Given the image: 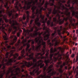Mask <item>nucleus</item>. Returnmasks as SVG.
I'll return each mask as SVG.
<instances>
[{
  "label": "nucleus",
  "mask_w": 78,
  "mask_h": 78,
  "mask_svg": "<svg viewBox=\"0 0 78 78\" xmlns=\"http://www.w3.org/2000/svg\"><path fill=\"white\" fill-rule=\"evenodd\" d=\"M5 11V10L4 9H3L2 10L0 11V14H2V12H3L4 13V11Z\"/></svg>",
  "instance_id": "obj_40"
},
{
  "label": "nucleus",
  "mask_w": 78,
  "mask_h": 78,
  "mask_svg": "<svg viewBox=\"0 0 78 78\" xmlns=\"http://www.w3.org/2000/svg\"><path fill=\"white\" fill-rule=\"evenodd\" d=\"M16 11H14V10H13L12 11H11L10 12H8L9 14V16H11V14H12V12H15Z\"/></svg>",
  "instance_id": "obj_30"
},
{
  "label": "nucleus",
  "mask_w": 78,
  "mask_h": 78,
  "mask_svg": "<svg viewBox=\"0 0 78 78\" xmlns=\"http://www.w3.org/2000/svg\"><path fill=\"white\" fill-rule=\"evenodd\" d=\"M3 32L4 34H5V35H4V36H3V38H4V40H8V38H6V36H7V34H6V33H5V32L4 31H3Z\"/></svg>",
  "instance_id": "obj_24"
},
{
  "label": "nucleus",
  "mask_w": 78,
  "mask_h": 78,
  "mask_svg": "<svg viewBox=\"0 0 78 78\" xmlns=\"http://www.w3.org/2000/svg\"><path fill=\"white\" fill-rule=\"evenodd\" d=\"M75 57V54H72L71 55V58H74Z\"/></svg>",
  "instance_id": "obj_53"
},
{
  "label": "nucleus",
  "mask_w": 78,
  "mask_h": 78,
  "mask_svg": "<svg viewBox=\"0 0 78 78\" xmlns=\"http://www.w3.org/2000/svg\"><path fill=\"white\" fill-rule=\"evenodd\" d=\"M32 50H34V46L33 45L32 46Z\"/></svg>",
  "instance_id": "obj_55"
},
{
  "label": "nucleus",
  "mask_w": 78,
  "mask_h": 78,
  "mask_svg": "<svg viewBox=\"0 0 78 78\" xmlns=\"http://www.w3.org/2000/svg\"><path fill=\"white\" fill-rule=\"evenodd\" d=\"M55 41H56V42L55 43V46H56L58 44H59V41H58V40H57L56 38H55L54 39L52 40V42H55Z\"/></svg>",
  "instance_id": "obj_17"
},
{
  "label": "nucleus",
  "mask_w": 78,
  "mask_h": 78,
  "mask_svg": "<svg viewBox=\"0 0 78 78\" xmlns=\"http://www.w3.org/2000/svg\"><path fill=\"white\" fill-rule=\"evenodd\" d=\"M33 55H34V54H33V53H32L31 54L29 55V57H30L29 58H27L26 59L27 60L30 61V60H31V59H32L33 58Z\"/></svg>",
  "instance_id": "obj_18"
},
{
  "label": "nucleus",
  "mask_w": 78,
  "mask_h": 78,
  "mask_svg": "<svg viewBox=\"0 0 78 78\" xmlns=\"http://www.w3.org/2000/svg\"><path fill=\"white\" fill-rule=\"evenodd\" d=\"M31 40H28L27 41L28 43H30V42H31Z\"/></svg>",
  "instance_id": "obj_61"
},
{
  "label": "nucleus",
  "mask_w": 78,
  "mask_h": 78,
  "mask_svg": "<svg viewBox=\"0 0 78 78\" xmlns=\"http://www.w3.org/2000/svg\"><path fill=\"white\" fill-rule=\"evenodd\" d=\"M72 69V66H70V67H69L68 68V70H70V69Z\"/></svg>",
  "instance_id": "obj_64"
},
{
  "label": "nucleus",
  "mask_w": 78,
  "mask_h": 78,
  "mask_svg": "<svg viewBox=\"0 0 78 78\" xmlns=\"http://www.w3.org/2000/svg\"><path fill=\"white\" fill-rule=\"evenodd\" d=\"M48 54H49V53L48 52H47L46 54V56H48Z\"/></svg>",
  "instance_id": "obj_62"
},
{
  "label": "nucleus",
  "mask_w": 78,
  "mask_h": 78,
  "mask_svg": "<svg viewBox=\"0 0 78 78\" xmlns=\"http://www.w3.org/2000/svg\"><path fill=\"white\" fill-rule=\"evenodd\" d=\"M53 66V65H51L48 67V68L47 70V71H48V73H49V72L52 71V69H51V68H52Z\"/></svg>",
  "instance_id": "obj_21"
},
{
  "label": "nucleus",
  "mask_w": 78,
  "mask_h": 78,
  "mask_svg": "<svg viewBox=\"0 0 78 78\" xmlns=\"http://www.w3.org/2000/svg\"><path fill=\"white\" fill-rule=\"evenodd\" d=\"M23 20H25V19H26V17H25V16H24L23 17Z\"/></svg>",
  "instance_id": "obj_57"
},
{
  "label": "nucleus",
  "mask_w": 78,
  "mask_h": 78,
  "mask_svg": "<svg viewBox=\"0 0 78 78\" xmlns=\"http://www.w3.org/2000/svg\"><path fill=\"white\" fill-rule=\"evenodd\" d=\"M58 50H59V51H61L62 53H63L64 52V49L62 48H61V47H59L58 48H57Z\"/></svg>",
  "instance_id": "obj_29"
},
{
  "label": "nucleus",
  "mask_w": 78,
  "mask_h": 78,
  "mask_svg": "<svg viewBox=\"0 0 78 78\" xmlns=\"http://www.w3.org/2000/svg\"><path fill=\"white\" fill-rule=\"evenodd\" d=\"M3 18L4 20H5V22H6V23L8 22V19H7V18H6V17H5V16H3Z\"/></svg>",
  "instance_id": "obj_31"
},
{
  "label": "nucleus",
  "mask_w": 78,
  "mask_h": 78,
  "mask_svg": "<svg viewBox=\"0 0 78 78\" xmlns=\"http://www.w3.org/2000/svg\"><path fill=\"white\" fill-rule=\"evenodd\" d=\"M28 1H29V2H27V1H25L24 2L25 5H27L26 8V6L25 5L23 8L24 9H25L26 10H27V9H30V7H32V9L33 11V14L32 16L31 17V18L32 19H34L35 17V16H34V14H35V12H34V10L37 7L36 6H34V5H35V3H37V0H28Z\"/></svg>",
  "instance_id": "obj_3"
},
{
  "label": "nucleus",
  "mask_w": 78,
  "mask_h": 78,
  "mask_svg": "<svg viewBox=\"0 0 78 78\" xmlns=\"http://www.w3.org/2000/svg\"><path fill=\"white\" fill-rule=\"evenodd\" d=\"M34 28H35V31L34 32V33L33 34L32 33L30 34H29V36H31V37H34L35 36H37V35L39 34V37L35 38L34 41L36 43H37L38 44L37 46L35 48V50L37 51H41V49H40V48H41V45H44L45 44V42L43 41V40H42V37L40 36L41 35V34H42V32L39 33V32H37V31L41 30L42 28H37L36 27L34 26V27L31 29L30 30H28L27 29L25 30V29L24 28H22V29L23 30V34L24 35L26 36L27 34L29 35V33H30V32H31V31H33Z\"/></svg>",
  "instance_id": "obj_1"
},
{
  "label": "nucleus",
  "mask_w": 78,
  "mask_h": 78,
  "mask_svg": "<svg viewBox=\"0 0 78 78\" xmlns=\"http://www.w3.org/2000/svg\"><path fill=\"white\" fill-rule=\"evenodd\" d=\"M62 26H60V30H58V33L59 35H61V33H60V32L61 30H62Z\"/></svg>",
  "instance_id": "obj_28"
},
{
  "label": "nucleus",
  "mask_w": 78,
  "mask_h": 78,
  "mask_svg": "<svg viewBox=\"0 0 78 78\" xmlns=\"http://www.w3.org/2000/svg\"><path fill=\"white\" fill-rule=\"evenodd\" d=\"M65 6H66L67 7H69L70 6V4H68V5H67V4H65Z\"/></svg>",
  "instance_id": "obj_54"
},
{
  "label": "nucleus",
  "mask_w": 78,
  "mask_h": 78,
  "mask_svg": "<svg viewBox=\"0 0 78 78\" xmlns=\"http://www.w3.org/2000/svg\"><path fill=\"white\" fill-rule=\"evenodd\" d=\"M9 23L10 24L12 23V24L11 25V27L13 28L14 30H15V31L12 32V34H16V31H17L18 30H19L20 29L19 27H16L14 26V25H18V23H17V21H14V20H13L12 21L11 19H10L9 20Z\"/></svg>",
  "instance_id": "obj_6"
},
{
  "label": "nucleus",
  "mask_w": 78,
  "mask_h": 78,
  "mask_svg": "<svg viewBox=\"0 0 78 78\" xmlns=\"http://www.w3.org/2000/svg\"><path fill=\"white\" fill-rule=\"evenodd\" d=\"M5 66H3L2 69L3 70H4V69H5Z\"/></svg>",
  "instance_id": "obj_63"
},
{
  "label": "nucleus",
  "mask_w": 78,
  "mask_h": 78,
  "mask_svg": "<svg viewBox=\"0 0 78 78\" xmlns=\"http://www.w3.org/2000/svg\"><path fill=\"white\" fill-rule=\"evenodd\" d=\"M21 56L22 58H25L26 56H28V53H27L26 54V55L23 56L24 55H25V49H23L21 51Z\"/></svg>",
  "instance_id": "obj_15"
},
{
  "label": "nucleus",
  "mask_w": 78,
  "mask_h": 78,
  "mask_svg": "<svg viewBox=\"0 0 78 78\" xmlns=\"http://www.w3.org/2000/svg\"><path fill=\"white\" fill-rule=\"evenodd\" d=\"M20 32H19L17 34V36L19 37L20 36Z\"/></svg>",
  "instance_id": "obj_50"
},
{
  "label": "nucleus",
  "mask_w": 78,
  "mask_h": 78,
  "mask_svg": "<svg viewBox=\"0 0 78 78\" xmlns=\"http://www.w3.org/2000/svg\"><path fill=\"white\" fill-rule=\"evenodd\" d=\"M27 38H25V39H24L23 40L22 43L23 44V47H25L26 45L27 44H26V42H27Z\"/></svg>",
  "instance_id": "obj_22"
},
{
  "label": "nucleus",
  "mask_w": 78,
  "mask_h": 78,
  "mask_svg": "<svg viewBox=\"0 0 78 78\" xmlns=\"http://www.w3.org/2000/svg\"><path fill=\"white\" fill-rule=\"evenodd\" d=\"M14 51V50H12L10 52H7L5 55V57L6 58H8V55L9 54L11 53V55H12V53Z\"/></svg>",
  "instance_id": "obj_19"
},
{
  "label": "nucleus",
  "mask_w": 78,
  "mask_h": 78,
  "mask_svg": "<svg viewBox=\"0 0 78 78\" xmlns=\"http://www.w3.org/2000/svg\"><path fill=\"white\" fill-rule=\"evenodd\" d=\"M6 1L7 2L5 3V5H4L5 8H6V6H7L8 5V0H6Z\"/></svg>",
  "instance_id": "obj_37"
},
{
  "label": "nucleus",
  "mask_w": 78,
  "mask_h": 78,
  "mask_svg": "<svg viewBox=\"0 0 78 78\" xmlns=\"http://www.w3.org/2000/svg\"><path fill=\"white\" fill-rule=\"evenodd\" d=\"M68 62L67 61L66 62H64L63 63V66H65V65H67V64H68Z\"/></svg>",
  "instance_id": "obj_38"
},
{
  "label": "nucleus",
  "mask_w": 78,
  "mask_h": 78,
  "mask_svg": "<svg viewBox=\"0 0 78 78\" xmlns=\"http://www.w3.org/2000/svg\"><path fill=\"white\" fill-rule=\"evenodd\" d=\"M62 63V62H58V63H57V65L56 66V67H59V65L61 64Z\"/></svg>",
  "instance_id": "obj_33"
},
{
  "label": "nucleus",
  "mask_w": 78,
  "mask_h": 78,
  "mask_svg": "<svg viewBox=\"0 0 78 78\" xmlns=\"http://www.w3.org/2000/svg\"><path fill=\"white\" fill-rule=\"evenodd\" d=\"M31 41H32V44H34V41L33 40H31Z\"/></svg>",
  "instance_id": "obj_51"
},
{
  "label": "nucleus",
  "mask_w": 78,
  "mask_h": 78,
  "mask_svg": "<svg viewBox=\"0 0 78 78\" xmlns=\"http://www.w3.org/2000/svg\"><path fill=\"white\" fill-rule=\"evenodd\" d=\"M54 0H50V1H49V4L50 5V6H53V5Z\"/></svg>",
  "instance_id": "obj_25"
},
{
  "label": "nucleus",
  "mask_w": 78,
  "mask_h": 78,
  "mask_svg": "<svg viewBox=\"0 0 78 78\" xmlns=\"http://www.w3.org/2000/svg\"><path fill=\"white\" fill-rule=\"evenodd\" d=\"M46 68L47 67H45L44 68V74H43V75H41L38 76V78H50V76H52V75H55V74L56 73V72L54 70H53L52 72L50 74H48V76H46V74H45V73H44V71L46 70Z\"/></svg>",
  "instance_id": "obj_7"
},
{
  "label": "nucleus",
  "mask_w": 78,
  "mask_h": 78,
  "mask_svg": "<svg viewBox=\"0 0 78 78\" xmlns=\"http://www.w3.org/2000/svg\"><path fill=\"white\" fill-rule=\"evenodd\" d=\"M13 56H14V57H13L12 59H10L9 60V62H13V61H14V62H16V60H15V59H16L17 58V57L18 56L19 54L16 53L15 55H13Z\"/></svg>",
  "instance_id": "obj_13"
},
{
  "label": "nucleus",
  "mask_w": 78,
  "mask_h": 78,
  "mask_svg": "<svg viewBox=\"0 0 78 78\" xmlns=\"http://www.w3.org/2000/svg\"><path fill=\"white\" fill-rule=\"evenodd\" d=\"M69 9L71 10V11H72V16H75V17H76L77 19H78V12H76V13H75V11H74V8L72 7H70Z\"/></svg>",
  "instance_id": "obj_10"
},
{
  "label": "nucleus",
  "mask_w": 78,
  "mask_h": 78,
  "mask_svg": "<svg viewBox=\"0 0 78 78\" xmlns=\"http://www.w3.org/2000/svg\"><path fill=\"white\" fill-rule=\"evenodd\" d=\"M50 22L51 21H50L49 20H48L47 22V25H50Z\"/></svg>",
  "instance_id": "obj_44"
},
{
  "label": "nucleus",
  "mask_w": 78,
  "mask_h": 78,
  "mask_svg": "<svg viewBox=\"0 0 78 78\" xmlns=\"http://www.w3.org/2000/svg\"><path fill=\"white\" fill-rule=\"evenodd\" d=\"M48 11H49V12H48V14H50L51 12V9H50V10H49L48 9Z\"/></svg>",
  "instance_id": "obj_45"
},
{
  "label": "nucleus",
  "mask_w": 78,
  "mask_h": 78,
  "mask_svg": "<svg viewBox=\"0 0 78 78\" xmlns=\"http://www.w3.org/2000/svg\"><path fill=\"white\" fill-rule=\"evenodd\" d=\"M49 58V57L48 56H42L41 57H38L37 59H48Z\"/></svg>",
  "instance_id": "obj_20"
},
{
  "label": "nucleus",
  "mask_w": 78,
  "mask_h": 78,
  "mask_svg": "<svg viewBox=\"0 0 78 78\" xmlns=\"http://www.w3.org/2000/svg\"><path fill=\"white\" fill-rule=\"evenodd\" d=\"M65 56L66 58H68L69 57V54H66Z\"/></svg>",
  "instance_id": "obj_41"
},
{
  "label": "nucleus",
  "mask_w": 78,
  "mask_h": 78,
  "mask_svg": "<svg viewBox=\"0 0 78 78\" xmlns=\"http://www.w3.org/2000/svg\"><path fill=\"white\" fill-rule=\"evenodd\" d=\"M23 48V46H21L20 48L19 49V50H22Z\"/></svg>",
  "instance_id": "obj_48"
},
{
  "label": "nucleus",
  "mask_w": 78,
  "mask_h": 78,
  "mask_svg": "<svg viewBox=\"0 0 78 78\" xmlns=\"http://www.w3.org/2000/svg\"><path fill=\"white\" fill-rule=\"evenodd\" d=\"M11 30H12V29H11V28H9L8 30V33H11Z\"/></svg>",
  "instance_id": "obj_39"
},
{
  "label": "nucleus",
  "mask_w": 78,
  "mask_h": 78,
  "mask_svg": "<svg viewBox=\"0 0 78 78\" xmlns=\"http://www.w3.org/2000/svg\"><path fill=\"white\" fill-rule=\"evenodd\" d=\"M26 78H28V77L29 78H30L31 77L30 76H28V74H26Z\"/></svg>",
  "instance_id": "obj_46"
},
{
  "label": "nucleus",
  "mask_w": 78,
  "mask_h": 78,
  "mask_svg": "<svg viewBox=\"0 0 78 78\" xmlns=\"http://www.w3.org/2000/svg\"><path fill=\"white\" fill-rule=\"evenodd\" d=\"M58 53H59V52H58L57 53L55 54L54 55V56H57V55H58Z\"/></svg>",
  "instance_id": "obj_58"
},
{
  "label": "nucleus",
  "mask_w": 78,
  "mask_h": 78,
  "mask_svg": "<svg viewBox=\"0 0 78 78\" xmlns=\"http://www.w3.org/2000/svg\"><path fill=\"white\" fill-rule=\"evenodd\" d=\"M41 70H40L37 73V75H39L41 73Z\"/></svg>",
  "instance_id": "obj_47"
},
{
  "label": "nucleus",
  "mask_w": 78,
  "mask_h": 78,
  "mask_svg": "<svg viewBox=\"0 0 78 78\" xmlns=\"http://www.w3.org/2000/svg\"><path fill=\"white\" fill-rule=\"evenodd\" d=\"M28 21V20H27V22H25V23H24L23 22H22V23H23V24H25V25H27V23Z\"/></svg>",
  "instance_id": "obj_42"
},
{
  "label": "nucleus",
  "mask_w": 78,
  "mask_h": 78,
  "mask_svg": "<svg viewBox=\"0 0 78 78\" xmlns=\"http://www.w3.org/2000/svg\"><path fill=\"white\" fill-rule=\"evenodd\" d=\"M42 27H43L44 30H46V31L44 32L43 34V36L44 37V41H47L48 39V37L50 35L49 34V33L50 32V30L48 28L47 29V27H45V24H44L42 25Z\"/></svg>",
  "instance_id": "obj_5"
},
{
  "label": "nucleus",
  "mask_w": 78,
  "mask_h": 78,
  "mask_svg": "<svg viewBox=\"0 0 78 78\" xmlns=\"http://www.w3.org/2000/svg\"><path fill=\"white\" fill-rule=\"evenodd\" d=\"M75 67L74 66H73V71H74V73H75Z\"/></svg>",
  "instance_id": "obj_49"
},
{
  "label": "nucleus",
  "mask_w": 78,
  "mask_h": 78,
  "mask_svg": "<svg viewBox=\"0 0 78 78\" xmlns=\"http://www.w3.org/2000/svg\"><path fill=\"white\" fill-rule=\"evenodd\" d=\"M6 27V24H3L2 27H0V30H4L5 29V27Z\"/></svg>",
  "instance_id": "obj_26"
},
{
  "label": "nucleus",
  "mask_w": 78,
  "mask_h": 78,
  "mask_svg": "<svg viewBox=\"0 0 78 78\" xmlns=\"http://www.w3.org/2000/svg\"><path fill=\"white\" fill-rule=\"evenodd\" d=\"M14 37V38L13 39V41H12V42L9 43L10 45H13L17 41V37L14 35L11 36L10 38L11 39H12Z\"/></svg>",
  "instance_id": "obj_12"
},
{
  "label": "nucleus",
  "mask_w": 78,
  "mask_h": 78,
  "mask_svg": "<svg viewBox=\"0 0 78 78\" xmlns=\"http://www.w3.org/2000/svg\"><path fill=\"white\" fill-rule=\"evenodd\" d=\"M78 61V55H77L76 57V61H75V62H76L77 61Z\"/></svg>",
  "instance_id": "obj_43"
},
{
  "label": "nucleus",
  "mask_w": 78,
  "mask_h": 78,
  "mask_svg": "<svg viewBox=\"0 0 78 78\" xmlns=\"http://www.w3.org/2000/svg\"><path fill=\"white\" fill-rule=\"evenodd\" d=\"M53 50V48H51V53L50 54V60H49V59H48L47 60H45L44 61V62L45 63V64L46 66H48V63H49L50 62V61H51L52 60V57H53V54H52V53H54V52H55V51H57V50L56 49V48H55Z\"/></svg>",
  "instance_id": "obj_8"
},
{
  "label": "nucleus",
  "mask_w": 78,
  "mask_h": 78,
  "mask_svg": "<svg viewBox=\"0 0 78 78\" xmlns=\"http://www.w3.org/2000/svg\"><path fill=\"white\" fill-rule=\"evenodd\" d=\"M18 16H19V15L18 14L16 13L15 15V16L16 17L15 18H16V17H17Z\"/></svg>",
  "instance_id": "obj_52"
},
{
  "label": "nucleus",
  "mask_w": 78,
  "mask_h": 78,
  "mask_svg": "<svg viewBox=\"0 0 78 78\" xmlns=\"http://www.w3.org/2000/svg\"><path fill=\"white\" fill-rule=\"evenodd\" d=\"M11 47V46L10 45H8L7 46V48H9Z\"/></svg>",
  "instance_id": "obj_60"
},
{
  "label": "nucleus",
  "mask_w": 78,
  "mask_h": 78,
  "mask_svg": "<svg viewBox=\"0 0 78 78\" xmlns=\"http://www.w3.org/2000/svg\"><path fill=\"white\" fill-rule=\"evenodd\" d=\"M72 3H73V5H74L75 3H77V0H73L72 1Z\"/></svg>",
  "instance_id": "obj_36"
},
{
  "label": "nucleus",
  "mask_w": 78,
  "mask_h": 78,
  "mask_svg": "<svg viewBox=\"0 0 78 78\" xmlns=\"http://www.w3.org/2000/svg\"><path fill=\"white\" fill-rule=\"evenodd\" d=\"M26 13L27 14V19H29V11H27L26 12Z\"/></svg>",
  "instance_id": "obj_35"
},
{
  "label": "nucleus",
  "mask_w": 78,
  "mask_h": 78,
  "mask_svg": "<svg viewBox=\"0 0 78 78\" xmlns=\"http://www.w3.org/2000/svg\"><path fill=\"white\" fill-rule=\"evenodd\" d=\"M44 0H43V1L41 3H40L39 4V7L40 9H37L36 12V14L37 15V16L35 20V24H36L37 26H38V27H39V26L41 25V24L40 22H38V21L39 20V19H40V17L41 18L40 22H41V23H44L46 22L47 20V18H46L45 21L44 19V16H42V15H41L42 10L43 9L44 7H42L41 8V7L42 6V5H44Z\"/></svg>",
  "instance_id": "obj_2"
},
{
  "label": "nucleus",
  "mask_w": 78,
  "mask_h": 78,
  "mask_svg": "<svg viewBox=\"0 0 78 78\" xmlns=\"http://www.w3.org/2000/svg\"><path fill=\"white\" fill-rule=\"evenodd\" d=\"M49 4L47 2H46L45 4L44 5V8H47V5Z\"/></svg>",
  "instance_id": "obj_34"
},
{
  "label": "nucleus",
  "mask_w": 78,
  "mask_h": 78,
  "mask_svg": "<svg viewBox=\"0 0 78 78\" xmlns=\"http://www.w3.org/2000/svg\"><path fill=\"white\" fill-rule=\"evenodd\" d=\"M44 46L43 47V48L42 49V52H43V53L42 54V52H41L40 53H38L36 55V58L37 59V58H37V56H39V55H41V56H42L43 55H44V54H45V45H43Z\"/></svg>",
  "instance_id": "obj_11"
},
{
  "label": "nucleus",
  "mask_w": 78,
  "mask_h": 78,
  "mask_svg": "<svg viewBox=\"0 0 78 78\" xmlns=\"http://www.w3.org/2000/svg\"><path fill=\"white\" fill-rule=\"evenodd\" d=\"M62 67H63V65H61L60 68L58 70V71L60 72V73H62L63 72V71L62 70Z\"/></svg>",
  "instance_id": "obj_23"
},
{
  "label": "nucleus",
  "mask_w": 78,
  "mask_h": 78,
  "mask_svg": "<svg viewBox=\"0 0 78 78\" xmlns=\"http://www.w3.org/2000/svg\"><path fill=\"white\" fill-rule=\"evenodd\" d=\"M20 42V40H19L18 41V43L15 44V46L17 47V46L19 45Z\"/></svg>",
  "instance_id": "obj_32"
},
{
  "label": "nucleus",
  "mask_w": 78,
  "mask_h": 78,
  "mask_svg": "<svg viewBox=\"0 0 78 78\" xmlns=\"http://www.w3.org/2000/svg\"><path fill=\"white\" fill-rule=\"evenodd\" d=\"M18 3H19V2L17 1L15 4V5H16L15 6V8H16V9L17 11H19V8L18 7H17V5H18Z\"/></svg>",
  "instance_id": "obj_27"
},
{
  "label": "nucleus",
  "mask_w": 78,
  "mask_h": 78,
  "mask_svg": "<svg viewBox=\"0 0 78 78\" xmlns=\"http://www.w3.org/2000/svg\"><path fill=\"white\" fill-rule=\"evenodd\" d=\"M30 47V44L29 43L27 44V48H26L25 49V51L26 52H27V51H28V53H31V52H30V51H31V48L29 49H28Z\"/></svg>",
  "instance_id": "obj_16"
},
{
  "label": "nucleus",
  "mask_w": 78,
  "mask_h": 78,
  "mask_svg": "<svg viewBox=\"0 0 78 78\" xmlns=\"http://www.w3.org/2000/svg\"><path fill=\"white\" fill-rule=\"evenodd\" d=\"M44 64H43L40 66V68H42V67H44Z\"/></svg>",
  "instance_id": "obj_56"
},
{
  "label": "nucleus",
  "mask_w": 78,
  "mask_h": 78,
  "mask_svg": "<svg viewBox=\"0 0 78 78\" xmlns=\"http://www.w3.org/2000/svg\"><path fill=\"white\" fill-rule=\"evenodd\" d=\"M33 20H31L30 23V25H31V23H33Z\"/></svg>",
  "instance_id": "obj_59"
},
{
  "label": "nucleus",
  "mask_w": 78,
  "mask_h": 78,
  "mask_svg": "<svg viewBox=\"0 0 78 78\" xmlns=\"http://www.w3.org/2000/svg\"><path fill=\"white\" fill-rule=\"evenodd\" d=\"M62 55L61 54H58V56L57 58L55 57V56H54L53 58L54 60V61H56L57 59H58V61H60V60H61L62 59Z\"/></svg>",
  "instance_id": "obj_14"
},
{
  "label": "nucleus",
  "mask_w": 78,
  "mask_h": 78,
  "mask_svg": "<svg viewBox=\"0 0 78 78\" xmlns=\"http://www.w3.org/2000/svg\"><path fill=\"white\" fill-rule=\"evenodd\" d=\"M37 62V60L36 58H34L33 59V62L31 61L27 63V62H24V63L25 64V65L27 66V67H31V66H33V65H34V62Z\"/></svg>",
  "instance_id": "obj_9"
},
{
  "label": "nucleus",
  "mask_w": 78,
  "mask_h": 78,
  "mask_svg": "<svg viewBox=\"0 0 78 78\" xmlns=\"http://www.w3.org/2000/svg\"><path fill=\"white\" fill-rule=\"evenodd\" d=\"M44 61L41 60H40L38 61L37 62H36L34 65V66L32 67L31 69H34L32 72L30 73V74L31 75H34V73H37L39 71V68L38 66L42 65V64L43 63Z\"/></svg>",
  "instance_id": "obj_4"
}]
</instances>
